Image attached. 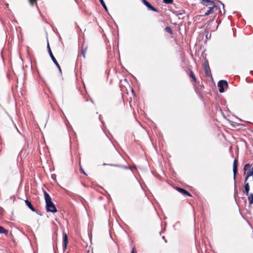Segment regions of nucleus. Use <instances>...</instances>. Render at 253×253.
I'll list each match as a JSON object with an SVG mask.
<instances>
[{"mask_svg":"<svg viewBox=\"0 0 253 253\" xmlns=\"http://www.w3.org/2000/svg\"><path fill=\"white\" fill-rule=\"evenodd\" d=\"M44 192V197L46 203V209L47 211L55 213L57 211L56 208L51 201V198L49 195L45 191Z\"/></svg>","mask_w":253,"mask_h":253,"instance_id":"nucleus-1","label":"nucleus"},{"mask_svg":"<svg viewBox=\"0 0 253 253\" xmlns=\"http://www.w3.org/2000/svg\"><path fill=\"white\" fill-rule=\"evenodd\" d=\"M250 168V165L249 164H247L245 165L244 168V170L245 171V174L246 175V180L245 181H246L248 178L253 175V170H249L248 171V169Z\"/></svg>","mask_w":253,"mask_h":253,"instance_id":"nucleus-2","label":"nucleus"},{"mask_svg":"<svg viewBox=\"0 0 253 253\" xmlns=\"http://www.w3.org/2000/svg\"><path fill=\"white\" fill-rule=\"evenodd\" d=\"M217 85L219 87V92L222 93L225 90L224 87L228 86V83L226 81L221 80L218 82V83L217 84Z\"/></svg>","mask_w":253,"mask_h":253,"instance_id":"nucleus-3","label":"nucleus"},{"mask_svg":"<svg viewBox=\"0 0 253 253\" xmlns=\"http://www.w3.org/2000/svg\"><path fill=\"white\" fill-rule=\"evenodd\" d=\"M47 48H48V52L49 53V54L50 57H51L52 60L53 61L54 63L55 64V65L57 66V67L58 68L60 72H61V70L60 66H59V64L58 63L57 61H56L55 58L54 57L48 44L47 45Z\"/></svg>","mask_w":253,"mask_h":253,"instance_id":"nucleus-4","label":"nucleus"},{"mask_svg":"<svg viewBox=\"0 0 253 253\" xmlns=\"http://www.w3.org/2000/svg\"><path fill=\"white\" fill-rule=\"evenodd\" d=\"M142 2L150 10L157 12V9L153 7L149 2H148L146 0H142Z\"/></svg>","mask_w":253,"mask_h":253,"instance_id":"nucleus-5","label":"nucleus"},{"mask_svg":"<svg viewBox=\"0 0 253 253\" xmlns=\"http://www.w3.org/2000/svg\"><path fill=\"white\" fill-rule=\"evenodd\" d=\"M237 167H238V161H237V160L235 159L234 160L233 166V174H234V179H235L236 175L238 171Z\"/></svg>","mask_w":253,"mask_h":253,"instance_id":"nucleus-6","label":"nucleus"},{"mask_svg":"<svg viewBox=\"0 0 253 253\" xmlns=\"http://www.w3.org/2000/svg\"><path fill=\"white\" fill-rule=\"evenodd\" d=\"M176 190L179 192L180 193H181V194H183V195H186L188 196H190L191 197V194L188 192L186 190L181 188H180V187H177L176 188Z\"/></svg>","mask_w":253,"mask_h":253,"instance_id":"nucleus-7","label":"nucleus"},{"mask_svg":"<svg viewBox=\"0 0 253 253\" xmlns=\"http://www.w3.org/2000/svg\"><path fill=\"white\" fill-rule=\"evenodd\" d=\"M216 7V6L215 5H212V6L210 7L208 11L205 12L204 16H208L211 14L213 11L214 8Z\"/></svg>","mask_w":253,"mask_h":253,"instance_id":"nucleus-8","label":"nucleus"},{"mask_svg":"<svg viewBox=\"0 0 253 253\" xmlns=\"http://www.w3.org/2000/svg\"><path fill=\"white\" fill-rule=\"evenodd\" d=\"M205 73L207 76L210 77L211 76L210 67L209 65H207L206 63L205 64Z\"/></svg>","mask_w":253,"mask_h":253,"instance_id":"nucleus-9","label":"nucleus"},{"mask_svg":"<svg viewBox=\"0 0 253 253\" xmlns=\"http://www.w3.org/2000/svg\"><path fill=\"white\" fill-rule=\"evenodd\" d=\"M25 203L26 205L30 209L33 211H36L35 209L32 206L31 202H30L28 200H26L25 201Z\"/></svg>","mask_w":253,"mask_h":253,"instance_id":"nucleus-10","label":"nucleus"},{"mask_svg":"<svg viewBox=\"0 0 253 253\" xmlns=\"http://www.w3.org/2000/svg\"><path fill=\"white\" fill-rule=\"evenodd\" d=\"M68 244V237L66 234L63 235V245L64 249H66V246Z\"/></svg>","mask_w":253,"mask_h":253,"instance_id":"nucleus-11","label":"nucleus"},{"mask_svg":"<svg viewBox=\"0 0 253 253\" xmlns=\"http://www.w3.org/2000/svg\"><path fill=\"white\" fill-rule=\"evenodd\" d=\"M7 233L8 231L7 230L5 229L3 227L0 226V233L7 234Z\"/></svg>","mask_w":253,"mask_h":253,"instance_id":"nucleus-12","label":"nucleus"},{"mask_svg":"<svg viewBox=\"0 0 253 253\" xmlns=\"http://www.w3.org/2000/svg\"><path fill=\"white\" fill-rule=\"evenodd\" d=\"M249 202L250 205L253 204V194H251L248 197Z\"/></svg>","mask_w":253,"mask_h":253,"instance_id":"nucleus-13","label":"nucleus"},{"mask_svg":"<svg viewBox=\"0 0 253 253\" xmlns=\"http://www.w3.org/2000/svg\"><path fill=\"white\" fill-rule=\"evenodd\" d=\"M250 190V186L248 183L245 184V191L247 194H248Z\"/></svg>","mask_w":253,"mask_h":253,"instance_id":"nucleus-14","label":"nucleus"},{"mask_svg":"<svg viewBox=\"0 0 253 253\" xmlns=\"http://www.w3.org/2000/svg\"><path fill=\"white\" fill-rule=\"evenodd\" d=\"M101 5H102V6L103 7V8L105 9V10L106 11H107L108 9H107V7L104 2V1H103V0H99Z\"/></svg>","mask_w":253,"mask_h":253,"instance_id":"nucleus-15","label":"nucleus"},{"mask_svg":"<svg viewBox=\"0 0 253 253\" xmlns=\"http://www.w3.org/2000/svg\"><path fill=\"white\" fill-rule=\"evenodd\" d=\"M190 76L193 79V81L196 82V78L192 71L190 72Z\"/></svg>","mask_w":253,"mask_h":253,"instance_id":"nucleus-16","label":"nucleus"},{"mask_svg":"<svg viewBox=\"0 0 253 253\" xmlns=\"http://www.w3.org/2000/svg\"><path fill=\"white\" fill-rule=\"evenodd\" d=\"M165 30L166 32H167L170 34H172V30L169 27H166L165 28Z\"/></svg>","mask_w":253,"mask_h":253,"instance_id":"nucleus-17","label":"nucleus"},{"mask_svg":"<svg viewBox=\"0 0 253 253\" xmlns=\"http://www.w3.org/2000/svg\"><path fill=\"white\" fill-rule=\"evenodd\" d=\"M203 2H206L210 3V4L212 5H214L213 1L212 0H202Z\"/></svg>","mask_w":253,"mask_h":253,"instance_id":"nucleus-18","label":"nucleus"},{"mask_svg":"<svg viewBox=\"0 0 253 253\" xmlns=\"http://www.w3.org/2000/svg\"><path fill=\"white\" fill-rule=\"evenodd\" d=\"M163 1L167 4H171L173 2V0H163Z\"/></svg>","mask_w":253,"mask_h":253,"instance_id":"nucleus-19","label":"nucleus"},{"mask_svg":"<svg viewBox=\"0 0 253 253\" xmlns=\"http://www.w3.org/2000/svg\"><path fill=\"white\" fill-rule=\"evenodd\" d=\"M29 1L32 5H33L34 3L36 2V0H29Z\"/></svg>","mask_w":253,"mask_h":253,"instance_id":"nucleus-20","label":"nucleus"},{"mask_svg":"<svg viewBox=\"0 0 253 253\" xmlns=\"http://www.w3.org/2000/svg\"><path fill=\"white\" fill-rule=\"evenodd\" d=\"M177 15H181L183 14V11H177Z\"/></svg>","mask_w":253,"mask_h":253,"instance_id":"nucleus-21","label":"nucleus"},{"mask_svg":"<svg viewBox=\"0 0 253 253\" xmlns=\"http://www.w3.org/2000/svg\"><path fill=\"white\" fill-rule=\"evenodd\" d=\"M85 51H86V49L82 50V54H83L84 57V54H85Z\"/></svg>","mask_w":253,"mask_h":253,"instance_id":"nucleus-22","label":"nucleus"},{"mask_svg":"<svg viewBox=\"0 0 253 253\" xmlns=\"http://www.w3.org/2000/svg\"><path fill=\"white\" fill-rule=\"evenodd\" d=\"M131 253H137L136 251L135 250V248H133L132 249V251L131 252Z\"/></svg>","mask_w":253,"mask_h":253,"instance_id":"nucleus-23","label":"nucleus"},{"mask_svg":"<svg viewBox=\"0 0 253 253\" xmlns=\"http://www.w3.org/2000/svg\"><path fill=\"white\" fill-rule=\"evenodd\" d=\"M81 170L85 174V172L83 171V170L82 169V168H81Z\"/></svg>","mask_w":253,"mask_h":253,"instance_id":"nucleus-24","label":"nucleus"},{"mask_svg":"<svg viewBox=\"0 0 253 253\" xmlns=\"http://www.w3.org/2000/svg\"><path fill=\"white\" fill-rule=\"evenodd\" d=\"M251 73H252V74L253 75V71H251Z\"/></svg>","mask_w":253,"mask_h":253,"instance_id":"nucleus-25","label":"nucleus"},{"mask_svg":"<svg viewBox=\"0 0 253 253\" xmlns=\"http://www.w3.org/2000/svg\"><path fill=\"white\" fill-rule=\"evenodd\" d=\"M125 169H129V168L127 167H125Z\"/></svg>","mask_w":253,"mask_h":253,"instance_id":"nucleus-26","label":"nucleus"},{"mask_svg":"<svg viewBox=\"0 0 253 253\" xmlns=\"http://www.w3.org/2000/svg\"><path fill=\"white\" fill-rule=\"evenodd\" d=\"M221 4L223 5V7L224 8V5L223 3H222L221 2Z\"/></svg>","mask_w":253,"mask_h":253,"instance_id":"nucleus-27","label":"nucleus"},{"mask_svg":"<svg viewBox=\"0 0 253 253\" xmlns=\"http://www.w3.org/2000/svg\"><path fill=\"white\" fill-rule=\"evenodd\" d=\"M6 5L7 7L8 6V4L7 3Z\"/></svg>","mask_w":253,"mask_h":253,"instance_id":"nucleus-28","label":"nucleus"},{"mask_svg":"<svg viewBox=\"0 0 253 253\" xmlns=\"http://www.w3.org/2000/svg\"><path fill=\"white\" fill-rule=\"evenodd\" d=\"M251 170H253V168Z\"/></svg>","mask_w":253,"mask_h":253,"instance_id":"nucleus-29","label":"nucleus"},{"mask_svg":"<svg viewBox=\"0 0 253 253\" xmlns=\"http://www.w3.org/2000/svg\"><path fill=\"white\" fill-rule=\"evenodd\" d=\"M163 239H165V237H164V236H163Z\"/></svg>","mask_w":253,"mask_h":253,"instance_id":"nucleus-30","label":"nucleus"}]
</instances>
